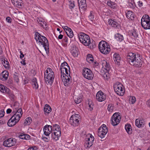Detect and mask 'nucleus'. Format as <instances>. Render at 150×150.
Listing matches in <instances>:
<instances>
[{
	"label": "nucleus",
	"mask_w": 150,
	"mask_h": 150,
	"mask_svg": "<svg viewBox=\"0 0 150 150\" xmlns=\"http://www.w3.org/2000/svg\"><path fill=\"white\" fill-rule=\"evenodd\" d=\"M32 119L30 117L27 118L24 121V124L25 125H29L31 122Z\"/></svg>",
	"instance_id": "e433bc0d"
},
{
	"label": "nucleus",
	"mask_w": 150,
	"mask_h": 150,
	"mask_svg": "<svg viewBox=\"0 0 150 150\" xmlns=\"http://www.w3.org/2000/svg\"><path fill=\"white\" fill-rule=\"evenodd\" d=\"M79 38L80 42L84 45L86 46L89 45L91 40L88 35L83 33H81L79 35Z\"/></svg>",
	"instance_id": "0eeeda50"
},
{
	"label": "nucleus",
	"mask_w": 150,
	"mask_h": 150,
	"mask_svg": "<svg viewBox=\"0 0 150 150\" xmlns=\"http://www.w3.org/2000/svg\"><path fill=\"white\" fill-rule=\"evenodd\" d=\"M141 25L145 29H150V21L143 22L141 23Z\"/></svg>",
	"instance_id": "bb28decb"
},
{
	"label": "nucleus",
	"mask_w": 150,
	"mask_h": 150,
	"mask_svg": "<svg viewBox=\"0 0 150 150\" xmlns=\"http://www.w3.org/2000/svg\"><path fill=\"white\" fill-rule=\"evenodd\" d=\"M115 39L118 41L121 42L124 40V37L122 35L117 33L115 35Z\"/></svg>",
	"instance_id": "a878e982"
},
{
	"label": "nucleus",
	"mask_w": 150,
	"mask_h": 150,
	"mask_svg": "<svg viewBox=\"0 0 150 150\" xmlns=\"http://www.w3.org/2000/svg\"><path fill=\"white\" fill-rule=\"evenodd\" d=\"M70 67L67 62H65L62 63L60 66V70L62 74L61 75H64L65 74L70 75Z\"/></svg>",
	"instance_id": "9b49d317"
},
{
	"label": "nucleus",
	"mask_w": 150,
	"mask_h": 150,
	"mask_svg": "<svg viewBox=\"0 0 150 150\" xmlns=\"http://www.w3.org/2000/svg\"><path fill=\"white\" fill-rule=\"evenodd\" d=\"M71 53L74 57H77L78 55V52L77 50V48L76 47H73L71 48Z\"/></svg>",
	"instance_id": "cd10ccee"
},
{
	"label": "nucleus",
	"mask_w": 150,
	"mask_h": 150,
	"mask_svg": "<svg viewBox=\"0 0 150 150\" xmlns=\"http://www.w3.org/2000/svg\"><path fill=\"white\" fill-rule=\"evenodd\" d=\"M150 21V19H146L144 18V17H142L141 19V23L143 22H145L146 21Z\"/></svg>",
	"instance_id": "3c124183"
},
{
	"label": "nucleus",
	"mask_w": 150,
	"mask_h": 150,
	"mask_svg": "<svg viewBox=\"0 0 150 150\" xmlns=\"http://www.w3.org/2000/svg\"><path fill=\"white\" fill-rule=\"evenodd\" d=\"M107 4L112 8L114 9L115 8L116 4L114 2L109 1H107Z\"/></svg>",
	"instance_id": "c9c22d12"
},
{
	"label": "nucleus",
	"mask_w": 150,
	"mask_h": 150,
	"mask_svg": "<svg viewBox=\"0 0 150 150\" xmlns=\"http://www.w3.org/2000/svg\"><path fill=\"white\" fill-rule=\"evenodd\" d=\"M88 46H89V47H90V48L91 49H93L94 48L96 47V45L95 44H93L92 43H89V45H88Z\"/></svg>",
	"instance_id": "603ef678"
},
{
	"label": "nucleus",
	"mask_w": 150,
	"mask_h": 150,
	"mask_svg": "<svg viewBox=\"0 0 150 150\" xmlns=\"http://www.w3.org/2000/svg\"><path fill=\"white\" fill-rule=\"evenodd\" d=\"M25 134H21L19 136L20 139H25Z\"/></svg>",
	"instance_id": "bf43d9fd"
},
{
	"label": "nucleus",
	"mask_w": 150,
	"mask_h": 150,
	"mask_svg": "<svg viewBox=\"0 0 150 150\" xmlns=\"http://www.w3.org/2000/svg\"><path fill=\"white\" fill-rule=\"evenodd\" d=\"M0 91L3 93H9V89L2 84H0Z\"/></svg>",
	"instance_id": "473e14b6"
},
{
	"label": "nucleus",
	"mask_w": 150,
	"mask_h": 150,
	"mask_svg": "<svg viewBox=\"0 0 150 150\" xmlns=\"http://www.w3.org/2000/svg\"><path fill=\"white\" fill-rule=\"evenodd\" d=\"M11 1L12 3L18 8H21L23 4L21 0H11Z\"/></svg>",
	"instance_id": "412c9836"
},
{
	"label": "nucleus",
	"mask_w": 150,
	"mask_h": 150,
	"mask_svg": "<svg viewBox=\"0 0 150 150\" xmlns=\"http://www.w3.org/2000/svg\"><path fill=\"white\" fill-rule=\"evenodd\" d=\"M8 72L7 71H4L0 75V79L2 80H6L8 78Z\"/></svg>",
	"instance_id": "4be33fe9"
},
{
	"label": "nucleus",
	"mask_w": 150,
	"mask_h": 150,
	"mask_svg": "<svg viewBox=\"0 0 150 150\" xmlns=\"http://www.w3.org/2000/svg\"><path fill=\"white\" fill-rule=\"evenodd\" d=\"M88 18L91 21L93 22L94 20V16L91 12L90 13V15L88 16Z\"/></svg>",
	"instance_id": "09e8293b"
},
{
	"label": "nucleus",
	"mask_w": 150,
	"mask_h": 150,
	"mask_svg": "<svg viewBox=\"0 0 150 150\" xmlns=\"http://www.w3.org/2000/svg\"><path fill=\"white\" fill-rule=\"evenodd\" d=\"M132 35L134 37H136L138 36V34L135 31H134L132 33Z\"/></svg>",
	"instance_id": "13d9d810"
},
{
	"label": "nucleus",
	"mask_w": 150,
	"mask_h": 150,
	"mask_svg": "<svg viewBox=\"0 0 150 150\" xmlns=\"http://www.w3.org/2000/svg\"><path fill=\"white\" fill-rule=\"evenodd\" d=\"M2 63L4 67L6 69L9 68V64L8 62L5 59L4 61L2 60Z\"/></svg>",
	"instance_id": "4c0bfd02"
},
{
	"label": "nucleus",
	"mask_w": 150,
	"mask_h": 150,
	"mask_svg": "<svg viewBox=\"0 0 150 150\" xmlns=\"http://www.w3.org/2000/svg\"><path fill=\"white\" fill-rule=\"evenodd\" d=\"M44 77L47 83L50 84L52 83L53 82L54 75L52 69L50 67L47 69L45 73Z\"/></svg>",
	"instance_id": "7ed1b4c3"
},
{
	"label": "nucleus",
	"mask_w": 150,
	"mask_h": 150,
	"mask_svg": "<svg viewBox=\"0 0 150 150\" xmlns=\"http://www.w3.org/2000/svg\"><path fill=\"white\" fill-rule=\"evenodd\" d=\"M5 112L3 110H0V118L3 117L4 115Z\"/></svg>",
	"instance_id": "6e6d98bb"
},
{
	"label": "nucleus",
	"mask_w": 150,
	"mask_h": 150,
	"mask_svg": "<svg viewBox=\"0 0 150 150\" xmlns=\"http://www.w3.org/2000/svg\"><path fill=\"white\" fill-rule=\"evenodd\" d=\"M136 101V99L135 97L131 96L129 98L130 103L132 104L134 103Z\"/></svg>",
	"instance_id": "a18cd8bd"
},
{
	"label": "nucleus",
	"mask_w": 150,
	"mask_h": 150,
	"mask_svg": "<svg viewBox=\"0 0 150 150\" xmlns=\"http://www.w3.org/2000/svg\"><path fill=\"white\" fill-rule=\"evenodd\" d=\"M102 126L99 128L98 134V136L101 138L105 137L108 132L107 127L106 126L103 125Z\"/></svg>",
	"instance_id": "4468645a"
},
{
	"label": "nucleus",
	"mask_w": 150,
	"mask_h": 150,
	"mask_svg": "<svg viewBox=\"0 0 150 150\" xmlns=\"http://www.w3.org/2000/svg\"><path fill=\"white\" fill-rule=\"evenodd\" d=\"M13 78L15 81L16 83H18L19 81L18 78V74L15 72L13 74Z\"/></svg>",
	"instance_id": "79ce46f5"
},
{
	"label": "nucleus",
	"mask_w": 150,
	"mask_h": 150,
	"mask_svg": "<svg viewBox=\"0 0 150 150\" xmlns=\"http://www.w3.org/2000/svg\"><path fill=\"white\" fill-rule=\"evenodd\" d=\"M52 131L54 132L52 134V137L53 139L57 141L61 135V129L59 126L57 124L53 125L52 126Z\"/></svg>",
	"instance_id": "39448f33"
},
{
	"label": "nucleus",
	"mask_w": 150,
	"mask_h": 150,
	"mask_svg": "<svg viewBox=\"0 0 150 150\" xmlns=\"http://www.w3.org/2000/svg\"><path fill=\"white\" fill-rule=\"evenodd\" d=\"M78 2L80 8H86L87 6L86 0H78Z\"/></svg>",
	"instance_id": "b1692460"
},
{
	"label": "nucleus",
	"mask_w": 150,
	"mask_h": 150,
	"mask_svg": "<svg viewBox=\"0 0 150 150\" xmlns=\"http://www.w3.org/2000/svg\"><path fill=\"white\" fill-rule=\"evenodd\" d=\"M82 99V98L81 96L80 95L78 97H77L76 98H75L74 100L75 102L77 104H79L81 102Z\"/></svg>",
	"instance_id": "58836bf2"
},
{
	"label": "nucleus",
	"mask_w": 150,
	"mask_h": 150,
	"mask_svg": "<svg viewBox=\"0 0 150 150\" xmlns=\"http://www.w3.org/2000/svg\"><path fill=\"white\" fill-rule=\"evenodd\" d=\"M18 112L12 116L8 120L7 125L9 127H12L15 125L20 120L21 115L18 114Z\"/></svg>",
	"instance_id": "423d86ee"
},
{
	"label": "nucleus",
	"mask_w": 150,
	"mask_h": 150,
	"mask_svg": "<svg viewBox=\"0 0 150 150\" xmlns=\"http://www.w3.org/2000/svg\"><path fill=\"white\" fill-rule=\"evenodd\" d=\"M144 121L143 120L136 119L135 121V124L138 127H142L144 125Z\"/></svg>",
	"instance_id": "393cba45"
},
{
	"label": "nucleus",
	"mask_w": 150,
	"mask_h": 150,
	"mask_svg": "<svg viewBox=\"0 0 150 150\" xmlns=\"http://www.w3.org/2000/svg\"><path fill=\"white\" fill-rule=\"evenodd\" d=\"M120 55L117 53H115L113 55V59L115 63L119 65L120 63Z\"/></svg>",
	"instance_id": "5701e85b"
},
{
	"label": "nucleus",
	"mask_w": 150,
	"mask_h": 150,
	"mask_svg": "<svg viewBox=\"0 0 150 150\" xmlns=\"http://www.w3.org/2000/svg\"><path fill=\"white\" fill-rule=\"evenodd\" d=\"M63 37V35H62L60 34L59 35L58 38L59 39H61Z\"/></svg>",
	"instance_id": "774afa93"
},
{
	"label": "nucleus",
	"mask_w": 150,
	"mask_h": 150,
	"mask_svg": "<svg viewBox=\"0 0 150 150\" xmlns=\"http://www.w3.org/2000/svg\"><path fill=\"white\" fill-rule=\"evenodd\" d=\"M106 98L105 95L101 91L98 92L96 95V98L99 101L102 102L105 100Z\"/></svg>",
	"instance_id": "f3484780"
},
{
	"label": "nucleus",
	"mask_w": 150,
	"mask_h": 150,
	"mask_svg": "<svg viewBox=\"0 0 150 150\" xmlns=\"http://www.w3.org/2000/svg\"><path fill=\"white\" fill-rule=\"evenodd\" d=\"M98 47L100 52L105 54H108L110 50V45L105 41H100Z\"/></svg>",
	"instance_id": "20e7f679"
},
{
	"label": "nucleus",
	"mask_w": 150,
	"mask_h": 150,
	"mask_svg": "<svg viewBox=\"0 0 150 150\" xmlns=\"http://www.w3.org/2000/svg\"><path fill=\"white\" fill-rule=\"evenodd\" d=\"M126 59L131 65L134 67H140L142 66V61L139 54L129 53L126 57Z\"/></svg>",
	"instance_id": "f257e3e1"
},
{
	"label": "nucleus",
	"mask_w": 150,
	"mask_h": 150,
	"mask_svg": "<svg viewBox=\"0 0 150 150\" xmlns=\"http://www.w3.org/2000/svg\"><path fill=\"white\" fill-rule=\"evenodd\" d=\"M108 23L109 25L115 28H118L120 27L118 23L114 20L111 19L109 20Z\"/></svg>",
	"instance_id": "aec40b11"
},
{
	"label": "nucleus",
	"mask_w": 150,
	"mask_h": 150,
	"mask_svg": "<svg viewBox=\"0 0 150 150\" xmlns=\"http://www.w3.org/2000/svg\"><path fill=\"white\" fill-rule=\"evenodd\" d=\"M102 66L103 67H104L107 71H108L110 70V65L106 61L104 60L103 61L102 63Z\"/></svg>",
	"instance_id": "2f4dec72"
},
{
	"label": "nucleus",
	"mask_w": 150,
	"mask_h": 150,
	"mask_svg": "<svg viewBox=\"0 0 150 150\" xmlns=\"http://www.w3.org/2000/svg\"><path fill=\"white\" fill-rule=\"evenodd\" d=\"M66 32L69 38H71L73 37L74 34L71 29L70 30H69L67 31H66Z\"/></svg>",
	"instance_id": "a19ab883"
},
{
	"label": "nucleus",
	"mask_w": 150,
	"mask_h": 150,
	"mask_svg": "<svg viewBox=\"0 0 150 150\" xmlns=\"http://www.w3.org/2000/svg\"><path fill=\"white\" fill-rule=\"evenodd\" d=\"M20 53L21 54L20 58L21 59H22L24 57V55L23 54V53L22 52L21 50L20 51Z\"/></svg>",
	"instance_id": "e2e57ef3"
},
{
	"label": "nucleus",
	"mask_w": 150,
	"mask_h": 150,
	"mask_svg": "<svg viewBox=\"0 0 150 150\" xmlns=\"http://www.w3.org/2000/svg\"><path fill=\"white\" fill-rule=\"evenodd\" d=\"M16 17L17 19L18 20H20V21H21V20L20 19H23L24 17V15L21 12L18 11V13L16 14Z\"/></svg>",
	"instance_id": "72a5a7b5"
},
{
	"label": "nucleus",
	"mask_w": 150,
	"mask_h": 150,
	"mask_svg": "<svg viewBox=\"0 0 150 150\" xmlns=\"http://www.w3.org/2000/svg\"><path fill=\"white\" fill-rule=\"evenodd\" d=\"M16 140L15 138L11 137L5 140L3 143V145L5 147H10L16 144Z\"/></svg>",
	"instance_id": "ddd939ff"
},
{
	"label": "nucleus",
	"mask_w": 150,
	"mask_h": 150,
	"mask_svg": "<svg viewBox=\"0 0 150 150\" xmlns=\"http://www.w3.org/2000/svg\"><path fill=\"white\" fill-rule=\"evenodd\" d=\"M113 105L112 104H109L108 106L107 109L108 111L112 112L113 110Z\"/></svg>",
	"instance_id": "37998d69"
},
{
	"label": "nucleus",
	"mask_w": 150,
	"mask_h": 150,
	"mask_svg": "<svg viewBox=\"0 0 150 150\" xmlns=\"http://www.w3.org/2000/svg\"><path fill=\"white\" fill-rule=\"evenodd\" d=\"M63 82L64 86H68L71 82V78L70 75L65 74L64 75L61 76Z\"/></svg>",
	"instance_id": "2eb2a0df"
},
{
	"label": "nucleus",
	"mask_w": 150,
	"mask_h": 150,
	"mask_svg": "<svg viewBox=\"0 0 150 150\" xmlns=\"http://www.w3.org/2000/svg\"><path fill=\"white\" fill-rule=\"evenodd\" d=\"M86 60L89 62H93V56L91 54H88Z\"/></svg>",
	"instance_id": "ea45409f"
},
{
	"label": "nucleus",
	"mask_w": 150,
	"mask_h": 150,
	"mask_svg": "<svg viewBox=\"0 0 150 150\" xmlns=\"http://www.w3.org/2000/svg\"><path fill=\"white\" fill-rule=\"evenodd\" d=\"M8 94H9V96H10V98L11 99V100H14V99L15 96L12 93H8Z\"/></svg>",
	"instance_id": "5fc2aeb1"
},
{
	"label": "nucleus",
	"mask_w": 150,
	"mask_h": 150,
	"mask_svg": "<svg viewBox=\"0 0 150 150\" xmlns=\"http://www.w3.org/2000/svg\"><path fill=\"white\" fill-rule=\"evenodd\" d=\"M80 116L78 114L72 115L70 118L69 123L74 127L79 125L80 123Z\"/></svg>",
	"instance_id": "1a4fd4ad"
},
{
	"label": "nucleus",
	"mask_w": 150,
	"mask_h": 150,
	"mask_svg": "<svg viewBox=\"0 0 150 150\" xmlns=\"http://www.w3.org/2000/svg\"><path fill=\"white\" fill-rule=\"evenodd\" d=\"M88 105L89 107L88 110L90 111H91L93 108V104L91 100H88Z\"/></svg>",
	"instance_id": "c03bdc74"
},
{
	"label": "nucleus",
	"mask_w": 150,
	"mask_h": 150,
	"mask_svg": "<svg viewBox=\"0 0 150 150\" xmlns=\"http://www.w3.org/2000/svg\"><path fill=\"white\" fill-rule=\"evenodd\" d=\"M142 17H144L145 18L150 19V17L149 15H145L144 16H143Z\"/></svg>",
	"instance_id": "0e129e2a"
},
{
	"label": "nucleus",
	"mask_w": 150,
	"mask_h": 150,
	"mask_svg": "<svg viewBox=\"0 0 150 150\" xmlns=\"http://www.w3.org/2000/svg\"><path fill=\"white\" fill-rule=\"evenodd\" d=\"M69 6L70 8L71 9H72V8H74L75 6L74 1H69Z\"/></svg>",
	"instance_id": "de8ad7c7"
},
{
	"label": "nucleus",
	"mask_w": 150,
	"mask_h": 150,
	"mask_svg": "<svg viewBox=\"0 0 150 150\" xmlns=\"http://www.w3.org/2000/svg\"><path fill=\"white\" fill-rule=\"evenodd\" d=\"M40 26L42 27L43 28H47V24L44 21H43V22L42 23V24H41Z\"/></svg>",
	"instance_id": "864d4df0"
},
{
	"label": "nucleus",
	"mask_w": 150,
	"mask_h": 150,
	"mask_svg": "<svg viewBox=\"0 0 150 150\" xmlns=\"http://www.w3.org/2000/svg\"><path fill=\"white\" fill-rule=\"evenodd\" d=\"M138 5H139V6L141 7V6H142L143 3L142 2V1H139L138 2Z\"/></svg>",
	"instance_id": "338daca9"
},
{
	"label": "nucleus",
	"mask_w": 150,
	"mask_h": 150,
	"mask_svg": "<svg viewBox=\"0 0 150 150\" xmlns=\"http://www.w3.org/2000/svg\"><path fill=\"white\" fill-rule=\"evenodd\" d=\"M35 39L37 42L40 46H42L45 49L46 52H49V44L47 38L38 32H35Z\"/></svg>",
	"instance_id": "f03ea898"
},
{
	"label": "nucleus",
	"mask_w": 150,
	"mask_h": 150,
	"mask_svg": "<svg viewBox=\"0 0 150 150\" xmlns=\"http://www.w3.org/2000/svg\"><path fill=\"white\" fill-rule=\"evenodd\" d=\"M108 71L104 73V74H102V76L105 81H107L110 78L109 74Z\"/></svg>",
	"instance_id": "f704fd0d"
},
{
	"label": "nucleus",
	"mask_w": 150,
	"mask_h": 150,
	"mask_svg": "<svg viewBox=\"0 0 150 150\" xmlns=\"http://www.w3.org/2000/svg\"><path fill=\"white\" fill-rule=\"evenodd\" d=\"M52 110L51 107L48 105L46 104L44 108V112L45 114H49Z\"/></svg>",
	"instance_id": "7c9ffc66"
},
{
	"label": "nucleus",
	"mask_w": 150,
	"mask_h": 150,
	"mask_svg": "<svg viewBox=\"0 0 150 150\" xmlns=\"http://www.w3.org/2000/svg\"><path fill=\"white\" fill-rule=\"evenodd\" d=\"M6 21L8 23H11V18L9 17H8L6 18Z\"/></svg>",
	"instance_id": "052dcab7"
},
{
	"label": "nucleus",
	"mask_w": 150,
	"mask_h": 150,
	"mask_svg": "<svg viewBox=\"0 0 150 150\" xmlns=\"http://www.w3.org/2000/svg\"><path fill=\"white\" fill-rule=\"evenodd\" d=\"M43 21L42 20H40L39 19L37 20V21L38 22L40 26H41V24H42V23L43 22Z\"/></svg>",
	"instance_id": "680f3d73"
},
{
	"label": "nucleus",
	"mask_w": 150,
	"mask_h": 150,
	"mask_svg": "<svg viewBox=\"0 0 150 150\" xmlns=\"http://www.w3.org/2000/svg\"><path fill=\"white\" fill-rule=\"evenodd\" d=\"M44 134L47 136H48L52 132V126L46 125H45L43 129Z\"/></svg>",
	"instance_id": "a211bd4d"
},
{
	"label": "nucleus",
	"mask_w": 150,
	"mask_h": 150,
	"mask_svg": "<svg viewBox=\"0 0 150 150\" xmlns=\"http://www.w3.org/2000/svg\"><path fill=\"white\" fill-rule=\"evenodd\" d=\"M126 16L128 19H130L131 20H133L134 18L133 13L130 11L127 12Z\"/></svg>",
	"instance_id": "c756f323"
},
{
	"label": "nucleus",
	"mask_w": 150,
	"mask_h": 150,
	"mask_svg": "<svg viewBox=\"0 0 150 150\" xmlns=\"http://www.w3.org/2000/svg\"><path fill=\"white\" fill-rule=\"evenodd\" d=\"M129 5L131 8H134L135 6V4L134 2L133 1H132L131 2L129 3Z\"/></svg>",
	"instance_id": "8fccbe9b"
},
{
	"label": "nucleus",
	"mask_w": 150,
	"mask_h": 150,
	"mask_svg": "<svg viewBox=\"0 0 150 150\" xmlns=\"http://www.w3.org/2000/svg\"><path fill=\"white\" fill-rule=\"evenodd\" d=\"M13 109V112L15 113L14 114H16L17 112H18V114L21 115L22 117L23 114L22 110L21 108H19V104L17 102H16L12 106Z\"/></svg>",
	"instance_id": "dca6fc26"
},
{
	"label": "nucleus",
	"mask_w": 150,
	"mask_h": 150,
	"mask_svg": "<svg viewBox=\"0 0 150 150\" xmlns=\"http://www.w3.org/2000/svg\"><path fill=\"white\" fill-rule=\"evenodd\" d=\"M115 91L116 93L121 96H123L125 92L122 85L119 82H117L113 86Z\"/></svg>",
	"instance_id": "6e6552de"
},
{
	"label": "nucleus",
	"mask_w": 150,
	"mask_h": 150,
	"mask_svg": "<svg viewBox=\"0 0 150 150\" xmlns=\"http://www.w3.org/2000/svg\"><path fill=\"white\" fill-rule=\"evenodd\" d=\"M82 74L85 78L88 80L92 79L93 76L92 71L87 68H84L83 69Z\"/></svg>",
	"instance_id": "f8f14e48"
},
{
	"label": "nucleus",
	"mask_w": 150,
	"mask_h": 150,
	"mask_svg": "<svg viewBox=\"0 0 150 150\" xmlns=\"http://www.w3.org/2000/svg\"><path fill=\"white\" fill-rule=\"evenodd\" d=\"M62 27L63 28V29L65 30V31H68V30H71V28H68L67 26H62Z\"/></svg>",
	"instance_id": "4d7b16f0"
},
{
	"label": "nucleus",
	"mask_w": 150,
	"mask_h": 150,
	"mask_svg": "<svg viewBox=\"0 0 150 150\" xmlns=\"http://www.w3.org/2000/svg\"><path fill=\"white\" fill-rule=\"evenodd\" d=\"M121 116L119 112H116L113 114L111 118V124L113 126H116L120 122Z\"/></svg>",
	"instance_id": "9d476101"
},
{
	"label": "nucleus",
	"mask_w": 150,
	"mask_h": 150,
	"mask_svg": "<svg viewBox=\"0 0 150 150\" xmlns=\"http://www.w3.org/2000/svg\"><path fill=\"white\" fill-rule=\"evenodd\" d=\"M12 111V110L10 109H8L6 110V112L7 114L10 113Z\"/></svg>",
	"instance_id": "69168bd1"
},
{
	"label": "nucleus",
	"mask_w": 150,
	"mask_h": 150,
	"mask_svg": "<svg viewBox=\"0 0 150 150\" xmlns=\"http://www.w3.org/2000/svg\"><path fill=\"white\" fill-rule=\"evenodd\" d=\"M94 139V137L91 134H90V137L88 138V140H87L86 144H85L87 148H89L92 146Z\"/></svg>",
	"instance_id": "6ab92c4d"
},
{
	"label": "nucleus",
	"mask_w": 150,
	"mask_h": 150,
	"mask_svg": "<svg viewBox=\"0 0 150 150\" xmlns=\"http://www.w3.org/2000/svg\"><path fill=\"white\" fill-rule=\"evenodd\" d=\"M125 129L126 131L129 134H131L132 132V129L131 125L128 124H127L125 126Z\"/></svg>",
	"instance_id": "c85d7f7f"
},
{
	"label": "nucleus",
	"mask_w": 150,
	"mask_h": 150,
	"mask_svg": "<svg viewBox=\"0 0 150 150\" xmlns=\"http://www.w3.org/2000/svg\"><path fill=\"white\" fill-rule=\"evenodd\" d=\"M35 82H33V87L34 88L36 89H37L38 87V84L37 82H36V79L34 80Z\"/></svg>",
	"instance_id": "49530a36"
}]
</instances>
